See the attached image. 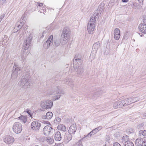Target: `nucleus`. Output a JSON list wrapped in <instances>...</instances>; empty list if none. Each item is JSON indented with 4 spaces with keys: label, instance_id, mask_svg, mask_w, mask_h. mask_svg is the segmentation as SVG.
Wrapping results in <instances>:
<instances>
[{
    "label": "nucleus",
    "instance_id": "obj_1",
    "mask_svg": "<svg viewBox=\"0 0 146 146\" xmlns=\"http://www.w3.org/2000/svg\"><path fill=\"white\" fill-rule=\"evenodd\" d=\"M29 73H28L22 76L18 83L19 86L21 87L22 88L25 89L31 86V82L29 79Z\"/></svg>",
    "mask_w": 146,
    "mask_h": 146
},
{
    "label": "nucleus",
    "instance_id": "obj_2",
    "mask_svg": "<svg viewBox=\"0 0 146 146\" xmlns=\"http://www.w3.org/2000/svg\"><path fill=\"white\" fill-rule=\"evenodd\" d=\"M98 17L96 16L94 17L92 16L90 17L89 22L87 25V30L89 34H92L95 30L94 27L97 20H98Z\"/></svg>",
    "mask_w": 146,
    "mask_h": 146
},
{
    "label": "nucleus",
    "instance_id": "obj_3",
    "mask_svg": "<svg viewBox=\"0 0 146 146\" xmlns=\"http://www.w3.org/2000/svg\"><path fill=\"white\" fill-rule=\"evenodd\" d=\"M70 30L69 28L67 27H65L63 29L61 39L66 42L70 36Z\"/></svg>",
    "mask_w": 146,
    "mask_h": 146
},
{
    "label": "nucleus",
    "instance_id": "obj_4",
    "mask_svg": "<svg viewBox=\"0 0 146 146\" xmlns=\"http://www.w3.org/2000/svg\"><path fill=\"white\" fill-rule=\"evenodd\" d=\"M53 105V102L51 100H46L41 102L40 106L44 110L50 109Z\"/></svg>",
    "mask_w": 146,
    "mask_h": 146
},
{
    "label": "nucleus",
    "instance_id": "obj_5",
    "mask_svg": "<svg viewBox=\"0 0 146 146\" xmlns=\"http://www.w3.org/2000/svg\"><path fill=\"white\" fill-rule=\"evenodd\" d=\"M22 125L21 123L16 122L14 124L13 129V131L16 133H19L21 132L22 130Z\"/></svg>",
    "mask_w": 146,
    "mask_h": 146
},
{
    "label": "nucleus",
    "instance_id": "obj_6",
    "mask_svg": "<svg viewBox=\"0 0 146 146\" xmlns=\"http://www.w3.org/2000/svg\"><path fill=\"white\" fill-rule=\"evenodd\" d=\"M53 36L51 35L48 38L47 41L45 42L43 45L45 49H48L53 44Z\"/></svg>",
    "mask_w": 146,
    "mask_h": 146
},
{
    "label": "nucleus",
    "instance_id": "obj_7",
    "mask_svg": "<svg viewBox=\"0 0 146 146\" xmlns=\"http://www.w3.org/2000/svg\"><path fill=\"white\" fill-rule=\"evenodd\" d=\"M104 3H101L99 6L97 10L93 13L92 16L94 17H96V16H97L98 17V19L99 18V14L100 13H101L104 9Z\"/></svg>",
    "mask_w": 146,
    "mask_h": 146
},
{
    "label": "nucleus",
    "instance_id": "obj_8",
    "mask_svg": "<svg viewBox=\"0 0 146 146\" xmlns=\"http://www.w3.org/2000/svg\"><path fill=\"white\" fill-rule=\"evenodd\" d=\"M17 66L14 65L13 68L11 75V78L13 79H15L17 78L18 75V72L21 70L20 68Z\"/></svg>",
    "mask_w": 146,
    "mask_h": 146
},
{
    "label": "nucleus",
    "instance_id": "obj_9",
    "mask_svg": "<svg viewBox=\"0 0 146 146\" xmlns=\"http://www.w3.org/2000/svg\"><path fill=\"white\" fill-rule=\"evenodd\" d=\"M32 38V36L31 35H30L26 39V40L25 41L23 46V48H24L25 49H27L30 46Z\"/></svg>",
    "mask_w": 146,
    "mask_h": 146
},
{
    "label": "nucleus",
    "instance_id": "obj_10",
    "mask_svg": "<svg viewBox=\"0 0 146 146\" xmlns=\"http://www.w3.org/2000/svg\"><path fill=\"white\" fill-rule=\"evenodd\" d=\"M135 144L137 146H145L146 145V140L143 138H138L136 140Z\"/></svg>",
    "mask_w": 146,
    "mask_h": 146
},
{
    "label": "nucleus",
    "instance_id": "obj_11",
    "mask_svg": "<svg viewBox=\"0 0 146 146\" xmlns=\"http://www.w3.org/2000/svg\"><path fill=\"white\" fill-rule=\"evenodd\" d=\"M41 126V124L37 121H33L31 125V129L35 130H38Z\"/></svg>",
    "mask_w": 146,
    "mask_h": 146
},
{
    "label": "nucleus",
    "instance_id": "obj_12",
    "mask_svg": "<svg viewBox=\"0 0 146 146\" xmlns=\"http://www.w3.org/2000/svg\"><path fill=\"white\" fill-rule=\"evenodd\" d=\"M74 68L76 73L78 75L81 74L84 72V68L83 65L82 64H80L78 67L74 66Z\"/></svg>",
    "mask_w": 146,
    "mask_h": 146
},
{
    "label": "nucleus",
    "instance_id": "obj_13",
    "mask_svg": "<svg viewBox=\"0 0 146 146\" xmlns=\"http://www.w3.org/2000/svg\"><path fill=\"white\" fill-rule=\"evenodd\" d=\"M54 92L49 94V95H55L56 94H64L65 92L64 90L60 89V88L58 86L55 87L54 88Z\"/></svg>",
    "mask_w": 146,
    "mask_h": 146
},
{
    "label": "nucleus",
    "instance_id": "obj_14",
    "mask_svg": "<svg viewBox=\"0 0 146 146\" xmlns=\"http://www.w3.org/2000/svg\"><path fill=\"white\" fill-rule=\"evenodd\" d=\"M52 129L53 128L47 125L43 129V132L44 135L46 136H48Z\"/></svg>",
    "mask_w": 146,
    "mask_h": 146
},
{
    "label": "nucleus",
    "instance_id": "obj_15",
    "mask_svg": "<svg viewBox=\"0 0 146 146\" xmlns=\"http://www.w3.org/2000/svg\"><path fill=\"white\" fill-rule=\"evenodd\" d=\"M4 141L8 144L12 143L14 141V138L12 136L8 135L4 139Z\"/></svg>",
    "mask_w": 146,
    "mask_h": 146
},
{
    "label": "nucleus",
    "instance_id": "obj_16",
    "mask_svg": "<svg viewBox=\"0 0 146 146\" xmlns=\"http://www.w3.org/2000/svg\"><path fill=\"white\" fill-rule=\"evenodd\" d=\"M140 31L144 34L146 33V24L145 23H141L138 26Z\"/></svg>",
    "mask_w": 146,
    "mask_h": 146
},
{
    "label": "nucleus",
    "instance_id": "obj_17",
    "mask_svg": "<svg viewBox=\"0 0 146 146\" xmlns=\"http://www.w3.org/2000/svg\"><path fill=\"white\" fill-rule=\"evenodd\" d=\"M72 134L71 133H70L69 132L65 133L64 139L66 142H68L71 140L72 138Z\"/></svg>",
    "mask_w": 146,
    "mask_h": 146
},
{
    "label": "nucleus",
    "instance_id": "obj_18",
    "mask_svg": "<svg viewBox=\"0 0 146 146\" xmlns=\"http://www.w3.org/2000/svg\"><path fill=\"white\" fill-rule=\"evenodd\" d=\"M113 106L115 109H117L122 108L123 107L121 101H117L114 103Z\"/></svg>",
    "mask_w": 146,
    "mask_h": 146
},
{
    "label": "nucleus",
    "instance_id": "obj_19",
    "mask_svg": "<svg viewBox=\"0 0 146 146\" xmlns=\"http://www.w3.org/2000/svg\"><path fill=\"white\" fill-rule=\"evenodd\" d=\"M76 130V125L73 124L69 128L68 132L70 133L74 134Z\"/></svg>",
    "mask_w": 146,
    "mask_h": 146
},
{
    "label": "nucleus",
    "instance_id": "obj_20",
    "mask_svg": "<svg viewBox=\"0 0 146 146\" xmlns=\"http://www.w3.org/2000/svg\"><path fill=\"white\" fill-rule=\"evenodd\" d=\"M54 138L55 141H60L61 140V135L60 132L58 131L55 132Z\"/></svg>",
    "mask_w": 146,
    "mask_h": 146
},
{
    "label": "nucleus",
    "instance_id": "obj_21",
    "mask_svg": "<svg viewBox=\"0 0 146 146\" xmlns=\"http://www.w3.org/2000/svg\"><path fill=\"white\" fill-rule=\"evenodd\" d=\"M131 99L129 98L121 100L123 106H126L131 104Z\"/></svg>",
    "mask_w": 146,
    "mask_h": 146
},
{
    "label": "nucleus",
    "instance_id": "obj_22",
    "mask_svg": "<svg viewBox=\"0 0 146 146\" xmlns=\"http://www.w3.org/2000/svg\"><path fill=\"white\" fill-rule=\"evenodd\" d=\"M99 92H95L93 95L92 94H88L87 96L94 99L96 98L99 96Z\"/></svg>",
    "mask_w": 146,
    "mask_h": 146
},
{
    "label": "nucleus",
    "instance_id": "obj_23",
    "mask_svg": "<svg viewBox=\"0 0 146 146\" xmlns=\"http://www.w3.org/2000/svg\"><path fill=\"white\" fill-rule=\"evenodd\" d=\"M101 44V42L99 41L94 43L93 45V49L94 50V51H96L99 48Z\"/></svg>",
    "mask_w": 146,
    "mask_h": 146
},
{
    "label": "nucleus",
    "instance_id": "obj_24",
    "mask_svg": "<svg viewBox=\"0 0 146 146\" xmlns=\"http://www.w3.org/2000/svg\"><path fill=\"white\" fill-rule=\"evenodd\" d=\"M19 119L21 121L23 122L24 123L26 122L27 121V117L26 116L21 115L18 117Z\"/></svg>",
    "mask_w": 146,
    "mask_h": 146
},
{
    "label": "nucleus",
    "instance_id": "obj_25",
    "mask_svg": "<svg viewBox=\"0 0 146 146\" xmlns=\"http://www.w3.org/2000/svg\"><path fill=\"white\" fill-rule=\"evenodd\" d=\"M57 128L59 130L61 131L64 132H65L66 131V128L63 124L59 125L57 127Z\"/></svg>",
    "mask_w": 146,
    "mask_h": 146
},
{
    "label": "nucleus",
    "instance_id": "obj_26",
    "mask_svg": "<svg viewBox=\"0 0 146 146\" xmlns=\"http://www.w3.org/2000/svg\"><path fill=\"white\" fill-rule=\"evenodd\" d=\"M24 24V23L21 20L17 22L15 25V27H17L18 28V29H20L22 27Z\"/></svg>",
    "mask_w": 146,
    "mask_h": 146
},
{
    "label": "nucleus",
    "instance_id": "obj_27",
    "mask_svg": "<svg viewBox=\"0 0 146 146\" xmlns=\"http://www.w3.org/2000/svg\"><path fill=\"white\" fill-rule=\"evenodd\" d=\"M134 144L130 141L127 140L125 142L124 146H133Z\"/></svg>",
    "mask_w": 146,
    "mask_h": 146
},
{
    "label": "nucleus",
    "instance_id": "obj_28",
    "mask_svg": "<svg viewBox=\"0 0 146 146\" xmlns=\"http://www.w3.org/2000/svg\"><path fill=\"white\" fill-rule=\"evenodd\" d=\"M61 42V40L59 38H57L54 40V45L56 47L58 46Z\"/></svg>",
    "mask_w": 146,
    "mask_h": 146
},
{
    "label": "nucleus",
    "instance_id": "obj_29",
    "mask_svg": "<svg viewBox=\"0 0 146 146\" xmlns=\"http://www.w3.org/2000/svg\"><path fill=\"white\" fill-rule=\"evenodd\" d=\"M47 120H49L52 117L53 114L51 112L48 111L47 112L46 114Z\"/></svg>",
    "mask_w": 146,
    "mask_h": 146
},
{
    "label": "nucleus",
    "instance_id": "obj_30",
    "mask_svg": "<svg viewBox=\"0 0 146 146\" xmlns=\"http://www.w3.org/2000/svg\"><path fill=\"white\" fill-rule=\"evenodd\" d=\"M139 136L142 137V136H144V138L146 137V130L144 131L141 130L139 131Z\"/></svg>",
    "mask_w": 146,
    "mask_h": 146
},
{
    "label": "nucleus",
    "instance_id": "obj_31",
    "mask_svg": "<svg viewBox=\"0 0 146 146\" xmlns=\"http://www.w3.org/2000/svg\"><path fill=\"white\" fill-rule=\"evenodd\" d=\"M64 83L69 85L70 86L72 84V81L71 79H69L68 80H64Z\"/></svg>",
    "mask_w": 146,
    "mask_h": 146
},
{
    "label": "nucleus",
    "instance_id": "obj_32",
    "mask_svg": "<svg viewBox=\"0 0 146 146\" xmlns=\"http://www.w3.org/2000/svg\"><path fill=\"white\" fill-rule=\"evenodd\" d=\"M134 129L131 128H128L126 130L128 134H131L134 132Z\"/></svg>",
    "mask_w": 146,
    "mask_h": 146
},
{
    "label": "nucleus",
    "instance_id": "obj_33",
    "mask_svg": "<svg viewBox=\"0 0 146 146\" xmlns=\"http://www.w3.org/2000/svg\"><path fill=\"white\" fill-rule=\"evenodd\" d=\"M131 99V103L136 102L139 100V99L137 97H133V98H130Z\"/></svg>",
    "mask_w": 146,
    "mask_h": 146
},
{
    "label": "nucleus",
    "instance_id": "obj_34",
    "mask_svg": "<svg viewBox=\"0 0 146 146\" xmlns=\"http://www.w3.org/2000/svg\"><path fill=\"white\" fill-rule=\"evenodd\" d=\"M61 95L59 94L58 95H57L54 96L52 97V99L54 100H58L59 99L61 96Z\"/></svg>",
    "mask_w": 146,
    "mask_h": 146
},
{
    "label": "nucleus",
    "instance_id": "obj_35",
    "mask_svg": "<svg viewBox=\"0 0 146 146\" xmlns=\"http://www.w3.org/2000/svg\"><path fill=\"white\" fill-rule=\"evenodd\" d=\"M47 141L50 144H51L54 142V140L53 139L51 138H49L47 139Z\"/></svg>",
    "mask_w": 146,
    "mask_h": 146
},
{
    "label": "nucleus",
    "instance_id": "obj_36",
    "mask_svg": "<svg viewBox=\"0 0 146 146\" xmlns=\"http://www.w3.org/2000/svg\"><path fill=\"white\" fill-rule=\"evenodd\" d=\"M120 30L118 28H116L114 31V35L120 34Z\"/></svg>",
    "mask_w": 146,
    "mask_h": 146
},
{
    "label": "nucleus",
    "instance_id": "obj_37",
    "mask_svg": "<svg viewBox=\"0 0 146 146\" xmlns=\"http://www.w3.org/2000/svg\"><path fill=\"white\" fill-rule=\"evenodd\" d=\"M61 119L59 117H57L56 118V120H54V122L56 123H58L61 121Z\"/></svg>",
    "mask_w": 146,
    "mask_h": 146
},
{
    "label": "nucleus",
    "instance_id": "obj_38",
    "mask_svg": "<svg viewBox=\"0 0 146 146\" xmlns=\"http://www.w3.org/2000/svg\"><path fill=\"white\" fill-rule=\"evenodd\" d=\"M114 38L116 40H118L120 36V34L114 35Z\"/></svg>",
    "mask_w": 146,
    "mask_h": 146
},
{
    "label": "nucleus",
    "instance_id": "obj_39",
    "mask_svg": "<svg viewBox=\"0 0 146 146\" xmlns=\"http://www.w3.org/2000/svg\"><path fill=\"white\" fill-rule=\"evenodd\" d=\"M7 3L6 0H0V5H5Z\"/></svg>",
    "mask_w": 146,
    "mask_h": 146
},
{
    "label": "nucleus",
    "instance_id": "obj_40",
    "mask_svg": "<svg viewBox=\"0 0 146 146\" xmlns=\"http://www.w3.org/2000/svg\"><path fill=\"white\" fill-rule=\"evenodd\" d=\"M131 7H132L133 9H136V8L137 4L136 3H132L131 4Z\"/></svg>",
    "mask_w": 146,
    "mask_h": 146
},
{
    "label": "nucleus",
    "instance_id": "obj_41",
    "mask_svg": "<svg viewBox=\"0 0 146 146\" xmlns=\"http://www.w3.org/2000/svg\"><path fill=\"white\" fill-rule=\"evenodd\" d=\"M41 9H40L38 11L40 13H44V12L46 11V9L44 8H43L42 7Z\"/></svg>",
    "mask_w": 146,
    "mask_h": 146
},
{
    "label": "nucleus",
    "instance_id": "obj_42",
    "mask_svg": "<svg viewBox=\"0 0 146 146\" xmlns=\"http://www.w3.org/2000/svg\"><path fill=\"white\" fill-rule=\"evenodd\" d=\"M43 4L42 3H39L38 5H37V8H39V9H41V7H42V6H43Z\"/></svg>",
    "mask_w": 146,
    "mask_h": 146
},
{
    "label": "nucleus",
    "instance_id": "obj_43",
    "mask_svg": "<svg viewBox=\"0 0 146 146\" xmlns=\"http://www.w3.org/2000/svg\"><path fill=\"white\" fill-rule=\"evenodd\" d=\"M122 139L124 141H127L128 139V136L126 135L124 136H123Z\"/></svg>",
    "mask_w": 146,
    "mask_h": 146
},
{
    "label": "nucleus",
    "instance_id": "obj_44",
    "mask_svg": "<svg viewBox=\"0 0 146 146\" xmlns=\"http://www.w3.org/2000/svg\"><path fill=\"white\" fill-rule=\"evenodd\" d=\"M144 125V124L143 123H141L139 124L138 125L137 127L138 129H139L142 127Z\"/></svg>",
    "mask_w": 146,
    "mask_h": 146
},
{
    "label": "nucleus",
    "instance_id": "obj_45",
    "mask_svg": "<svg viewBox=\"0 0 146 146\" xmlns=\"http://www.w3.org/2000/svg\"><path fill=\"white\" fill-rule=\"evenodd\" d=\"M77 57H76V56L74 59V60L75 61H79L80 62L81 61V59L79 58H77Z\"/></svg>",
    "mask_w": 146,
    "mask_h": 146
},
{
    "label": "nucleus",
    "instance_id": "obj_46",
    "mask_svg": "<svg viewBox=\"0 0 146 146\" xmlns=\"http://www.w3.org/2000/svg\"><path fill=\"white\" fill-rule=\"evenodd\" d=\"M95 134H94V132H92V131H91L86 136V137H91L92 136V135H94Z\"/></svg>",
    "mask_w": 146,
    "mask_h": 146
},
{
    "label": "nucleus",
    "instance_id": "obj_47",
    "mask_svg": "<svg viewBox=\"0 0 146 146\" xmlns=\"http://www.w3.org/2000/svg\"><path fill=\"white\" fill-rule=\"evenodd\" d=\"M26 111L30 115L31 117L32 116V114L30 112V111H31L30 110H29L28 109H27L26 110V111Z\"/></svg>",
    "mask_w": 146,
    "mask_h": 146
},
{
    "label": "nucleus",
    "instance_id": "obj_48",
    "mask_svg": "<svg viewBox=\"0 0 146 146\" xmlns=\"http://www.w3.org/2000/svg\"><path fill=\"white\" fill-rule=\"evenodd\" d=\"M113 146H121L119 143L117 142H115L113 143Z\"/></svg>",
    "mask_w": 146,
    "mask_h": 146
},
{
    "label": "nucleus",
    "instance_id": "obj_49",
    "mask_svg": "<svg viewBox=\"0 0 146 146\" xmlns=\"http://www.w3.org/2000/svg\"><path fill=\"white\" fill-rule=\"evenodd\" d=\"M99 131L98 129H96V128L92 130V132H94V134H95L96 133H97Z\"/></svg>",
    "mask_w": 146,
    "mask_h": 146
},
{
    "label": "nucleus",
    "instance_id": "obj_50",
    "mask_svg": "<svg viewBox=\"0 0 146 146\" xmlns=\"http://www.w3.org/2000/svg\"><path fill=\"white\" fill-rule=\"evenodd\" d=\"M143 22L144 23H146V15L143 17Z\"/></svg>",
    "mask_w": 146,
    "mask_h": 146
},
{
    "label": "nucleus",
    "instance_id": "obj_51",
    "mask_svg": "<svg viewBox=\"0 0 146 146\" xmlns=\"http://www.w3.org/2000/svg\"><path fill=\"white\" fill-rule=\"evenodd\" d=\"M106 137L107 141H108L110 139V137L109 135H106Z\"/></svg>",
    "mask_w": 146,
    "mask_h": 146
},
{
    "label": "nucleus",
    "instance_id": "obj_52",
    "mask_svg": "<svg viewBox=\"0 0 146 146\" xmlns=\"http://www.w3.org/2000/svg\"><path fill=\"white\" fill-rule=\"evenodd\" d=\"M76 146H83L81 144L80 142H78L77 143H76Z\"/></svg>",
    "mask_w": 146,
    "mask_h": 146
},
{
    "label": "nucleus",
    "instance_id": "obj_53",
    "mask_svg": "<svg viewBox=\"0 0 146 146\" xmlns=\"http://www.w3.org/2000/svg\"><path fill=\"white\" fill-rule=\"evenodd\" d=\"M6 36V38L5 39H3V42H4V43H7V41L8 39H7V36Z\"/></svg>",
    "mask_w": 146,
    "mask_h": 146
},
{
    "label": "nucleus",
    "instance_id": "obj_54",
    "mask_svg": "<svg viewBox=\"0 0 146 146\" xmlns=\"http://www.w3.org/2000/svg\"><path fill=\"white\" fill-rule=\"evenodd\" d=\"M42 118L43 119H46V120H47V117L46 116V115H42Z\"/></svg>",
    "mask_w": 146,
    "mask_h": 146
},
{
    "label": "nucleus",
    "instance_id": "obj_55",
    "mask_svg": "<svg viewBox=\"0 0 146 146\" xmlns=\"http://www.w3.org/2000/svg\"><path fill=\"white\" fill-rule=\"evenodd\" d=\"M102 127L99 126L96 128L98 129V131H99L100 130L102 129Z\"/></svg>",
    "mask_w": 146,
    "mask_h": 146
},
{
    "label": "nucleus",
    "instance_id": "obj_56",
    "mask_svg": "<svg viewBox=\"0 0 146 146\" xmlns=\"http://www.w3.org/2000/svg\"><path fill=\"white\" fill-rule=\"evenodd\" d=\"M4 16L3 15H1L0 17V23L1 22V20L3 18Z\"/></svg>",
    "mask_w": 146,
    "mask_h": 146
},
{
    "label": "nucleus",
    "instance_id": "obj_57",
    "mask_svg": "<svg viewBox=\"0 0 146 146\" xmlns=\"http://www.w3.org/2000/svg\"><path fill=\"white\" fill-rule=\"evenodd\" d=\"M25 15H23L21 17V19H22L23 20H24V21H25Z\"/></svg>",
    "mask_w": 146,
    "mask_h": 146
},
{
    "label": "nucleus",
    "instance_id": "obj_58",
    "mask_svg": "<svg viewBox=\"0 0 146 146\" xmlns=\"http://www.w3.org/2000/svg\"><path fill=\"white\" fill-rule=\"evenodd\" d=\"M122 1L123 2L125 3L128 2V0H122Z\"/></svg>",
    "mask_w": 146,
    "mask_h": 146
},
{
    "label": "nucleus",
    "instance_id": "obj_59",
    "mask_svg": "<svg viewBox=\"0 0 146 146\" xmlns=\"http://www.w3.org/2000/svg\"><path fill=\"white\" fill-rule=\"evenodd\" d=\"M44 33H45V31H44V32L43 33H42V36H41V37H44V35H43V34H44Z\"/></svg>",
    "mask_w": 146,
    "mask_h": 146
},
{
    "label": "nucleus",
    "instance_id": "obj_60",
    "mask_svg": "<svg viewBox=\"0 0 146 146\" xmlns=\"http://www.w3.org/2000/svg\"><path fill=\"white\" fill-rule=\"evenodd\" d=\"M144 116L146 117V113H145L144 114Z\"/></svg>",
    "mask_w": 146,
    "mask_h": 146
},
{
    "label": "nucleus",
    "instance_id": "obj_61",
    "mask_svg": "<svg viewBox=\"0 0 146 146\" xmlns=\"http://www.w3.org/2000/svg\"><path fill=\"white\" fill-rule=\"evenodd\" d=\"M25 59V58H24V57H23V58H22V60H24Z\"/></svg>",
    "mask_w": 146,
    "mask_h": 146
},
{
    "label": "nucleus",
    "instance_id": "obj_62",
    "mask_svg": "<svg viewBox=\"0 0 146 146\" xmlns=\"http://www.w3.org/2000/svg\"><path fill=\"white\" fill-rule=\"evenodd\" d=\"M104 146H106V145H104Z\"/></svg>",
    "mask_w": 146,
    "mask_h": 146
}]
</instances>
